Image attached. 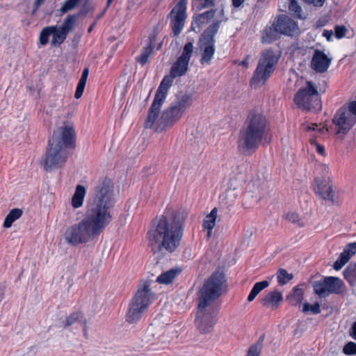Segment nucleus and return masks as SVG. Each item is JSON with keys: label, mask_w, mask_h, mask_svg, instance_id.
I'll use <instances>...</instances> for the list:
<instances>
[{"label": "nucleus", "mask_w": 356, "mask_h": 356, "mask_svg": "<svg viewBox=\"0 0 356 356\" xmlns=\"http://www.w3.org/2000/svg\"><path fill=\"white\" fill-rule=\"evenodd\" d=\"M154 40H155V36L150 37L148 46L143 48L140 56L136 58L137 62H138L142 65H144L148 61V58L153 51L154 47Z\"/></svg>", "instance_id": "28"}, {"label": "nucleus", "mask_w": 356, "mask_h": 356, "mask_svg": "<svg viewBox=\"0 0 356 356\" xmlns=\"http://www.w3.org/2000/svg\"><path fill=\"white\" fill-rule=\"evenodd\" d=\"M289 10L297 17L301 18L302 8L296 0H289Z\"/></svg>", "instance_id": "44"}, {"label": "nucleus", "mask_w": 356, "mask_h": 356, "mask_svg": "<svg viewBox=\"0 0 356 356\" xmlns=\"http://www.w3.org/2000/svg\"><path fill=\"white\" fill-rule=\"evenodd\" d=\"M113 1V0H107L106 7V8H108L110 6V5L111 4Z\"/></svg>", "instance_id": "63"}, {"label": "nucleus", "mask_w": 356, "mask_h": 356, "mask_svg": "<svg viewBox=\"0 0 356 356\" xmlns=\"http://www.w3.org/2000/svg\"><path fill=\"white\" fill-rule=\"evenodd\" d=\"M350 260L349 257L346 252H341L337 259V261L334 263L333 268L336 270H339L343 268V266Z\"/></svg>", "instance_id": "42"}, {"label": "nucleus", "mask_w": 356, "mask_h": 356, "mask_svg": "<svg viewBox=\"0 0 356 356\" xmlns=\"http://www.w3.org/2000/svg\"><path fill=\"white\" fill-rule=\"evenodd\" d=\"M107 9L108 8H105L103 12L97 16L96 22L102 17V16L104 15Z\"/></svg>", "instance_id": "61"}, {"label": "nucleus", "mask_w": 356, "mask_h": 356, "mask_svg": "<svg viewBox=\"0 0 356 356\" xmlns=\"http://www.w3.org/2000/svg\"><path fill=\"white\" fill-rule=\"evenodd\" d=\"M187 216L184 210L167 209L162 216L153 220L147 232L150 245L161 252H174L183 237Z\"/></svg>", "instance_id": "1"}, {"label": "nucleus", "mask_w": 356, "mask_h": 356, "mask_svg": "<svg viewBox=\"0 0 356 356\" xmlns=\"http://www.w3.org/2000/svg\"><path fill=\"white\" fill-rule=\"evenodd\" d=\"M55 31V26L44 27L40 34V42L42 45H46L49 42L50 35Z\"/></svg>", "instance_id": "39"}, {"label": "nucleus", "mask_w": 356, "mask_h": 356, "mask_svg": "<svg viewBox=\"0 0 356 356\" xmlns=\"http://www.w3.org/2000/svg\"><path fill=\"white\" fill-rule=\"evenodd\" d=\"M348 31L347 28L344 25H337L334 26V36L337 39H341L346 36Z\"/></svg>", "instance_id": "46"}, {"label": "nucleus", "mask_w": 356, "mask_h": 356, "mask_svg": "<svg viewBox=\"0 0 356 356\" xmlns=\"http://www.w3.org/2000/svg\"><path fill=\"white\" fill-rule=\"evenodd\" d=\"M4 296V286L3 285H0V302L3 298Z\"/></svg>", "instance_id": "59"}, {"label": "nucleus", "mask_w": 356, "mask_h": 356, "mask_svg": "<svg viewBox=\"0 0 356 356\" xmlns=\"http://www.w3.org/2000/svg\"><path fill=\"white\" fill-rule=\"evenodd\" d=\"M99 216L88 209L85 218L66 229L64 235L65 241L69 244L77 245L99 236L111 222Z\"/></svg>", "instance_id": "5"}, {"label": "nucleus", "mask_w": 356, "mask_h": 356, "mask_svg": "<svg viewBox=\"0 0 356 356\" xmlns=\"http://www.w3.org/2000/svg\"><path fill=\"white\" fill-rule=\"evenodd\" d=\"M314 292L319 298H326L330 294L343 295L346 286L343 281L338 277L328 276L314 281L312 283Z\"/></svg>", "instance_id": "13"}, {"label": "nucleus", "mask_w": 356, "mask_h": 356, "mask_svg": "<svg viewBox=\"0 0 356 356\" xmlns=\"http://www.w3.org/2000/svg\"><path fill=\"white\" fill-rule=\"evenodd\" d=\"M343 252H346L349 259L356 253V243H351L346 245Z\"/></svg>", "instance_id": "50"}, {"label": "nucleus", "mask_w": 356, "mask_h": 356, "mask_svg": "<svg viewBox=\"0 0 356 356\" xmlns=\"http://www.w3.org/2000/svg\"><path fill=\"white\" fill-rule=\"evenodd\" d=\"M318 126L317 124H312V127H309V129H313V130H316L318 129Z\"/></svg>", "instance_id": "62"}, {"label": "nucleus", "mask_w": 356, "mask_h": 356, "mask_svg": "<svg viewBox=\"0 0 356 356\" xmlns=\"http://www.w3.org/2000/svg\"><path fill=\"white\" fill-rule=\"evenodd\" d=\"M88 74H89V69L88 67H86L83 70L81 77L79 81L76 91H75V94H74L75 98L79 99L82 96L84 89H85V86L86 84Z\"/></svg>", "instance_id": "33"}, {"label": "nucleus", "mask_w": 356, "mask_h": 356, "mask_svg": "<svg viewBox=\"0 0 356 356\" xmlns=\"http://www.w3.org/2000/svg\"><path fill=\"white\" fill-rule=\"evenodd\" d=\"M193 51V42H187L183 49V52L181 55L178 58L179 59L189 63V60L191 58L192 54Z\"/></svg>", "instance_id": "41"}, {"label": "nucleus", "mask_w": 356, "mask_h": 356, "mask_svg": "<svg viewBox=\"0 0 356 356\" xmlns=\"http://www.w3.org/2000/svg\"><path fill=\"white\" fill-rule=\"evenodd\" d=\"M258 295L257 293H256V291H254V290H251L248 297V300L249 302H252L255 298L256 296Z\"/></svg>", "instance_id": "56"}, {"label": "nucleus", "mask_w": 356, "mask_h": 356, "mask_svg": "<svg viewBox=\"0 0 356 356\" xmlns=\"http://www.w3.org/2000/svg\"><path fill=\"white\" fill-rule=\"evenodd\" d=\"M181 273L179 268H171L166 272L161 274L156 279V282L160 284H170L175 278V277Z\"/></svg>", "instance_id": "27"}, {"label": "nucleus", "mask_w": 356, "mask_h": 356, "mask_svg": "<svg viewBox=\"0 0 356 356\" xmlns=\"http://www.w3.org/2000/svg\"><path fill=\"white\" fill-rule=\"evenodd\" d=\"M343 351L346 355H356V343L348 342L344 346Z\"/></svg>", "instance_id": "48"}, {"label": "nucleus", "mask_w": 356, "mask_h": 356, "mask_svg": "<svg viewBox=\"0 0 356 356\" xmlns=\"http://www.w3.org/2000/svg\"><path fill=\"white\" fill-rule=\"evenodd\" d=\"M22 214L23 211L21 209H11L4 219L3 227L6 229L10 228L15 220L22 217Z\"/></svg>", "instance_id": "29"}, {"label": "nucleus", "mask_w": 356, "mask_h": 356, "mask_svg": "<svg viewBox=\"0 0 356 356\" xmlns=\"http://www.w3.org/2000/svg\"><path fill=\"white\" fill-rule=\"evenodd\" d=\"M76 133L72 126L64 125L58 127L49 140V145H55L72 150L76 146Z\"/></svg>", "instance_id": "14"}, {"label": "nucleus", "mask_w": 356, "mask_h": 356, "mask_svg": "<svg viewBox=\"0 0 356 356\" xmlns=\"http://www.w3.org/2000/svg\"><path fill=\"white\" fill-rule=\"evenodd\" d=\"M86 195V188L83 186L78 185L72 198V205L74 208H79L83 205Z\"/></svg>", "instance_id": "30"}, {"label": "nucleus", "mask_w": 356, "mask_h": 356, "mask_svg": "<svg viewBox=\"0 0 356 356\" xmlns=\"http://www.w3.org/2000/svg\"><path fill=\"white\" fill-rule=\"evenodd\" d=\"M332 58L322 51L315 49L311 60L310 67L317 73H324L327 72L330 64Z\"/></svg>", "instance_id": "21"}, {"label": "nucleus", "mask_w": 356, "mask_h": 356, "mask_svg": "<svg viewBox=\"0 0 356 356\" xmlns=\"http://www.w3.org/2000/svg\"><path fill=\"white\" fill-rule=\"evenodd\" d=\"M67 35V33L55 26V31L52 33L51 45L60 46L65 41Z\"/></svg>", "instance_id": "36"}, {"label": "nucleus", "mask_w": 356, "mask_h": 356, "mask_svg": "<svg viewBox=\"0 0 356 356\" xmlns=\"http://www.w3.org/2000/svg\"><path fill=\"white\" fill-rule=\"evenodd\" d=\"M293 101L299 107L305 110H320L321 101L316 87L311 81H307L306 86L298 90Z\"/></svg>", "instance_id": "12"}, {"label": "nucleus", "mask_w": 356, "mask_h": 356, "mask_svg": "<svg viewBox=\"0 0 356 356\" xmlns=\"http://www.w3.org/2000/svg\"><path fill=\"white\" fill-rule=\"evenodd\" d=\"M264 339V334L261 335L257 342L250 346L245 356H259L263 348Z\"/></svg>", "instance_id": "35"}, {"label": "nucleus", "mask_w": 356, "mask_h": 356, "mask_svg": "<svg viewBox=\"0 0 356 356\" xmlns=\"http://www.w3.org/2000/svg\"><path fill=\"white\" fill-rule=\"evenodd\" d=\"M306 3L315 7H322L326 0H303Z\"/></svg>", "instance_id": "51"}, {"label": "nucleus", "mask_w": 356, "mask_h": 356, "mask_svg": "<svg viewBox=\"0 0 356 356\" xmlns=\"http://www.w3.org/2000/svg\"><path fill=\"white\" fill-rule=\"evenodd\" d=\"M76 323L83 325L84 334L86 335V320L81 312H74L70 315L64 323V327L71 326Z\"/></svg>", "instance_id": "26"}, {"label": "nucleus", "mask_w": 356, "mask_h": 356, "mask_svg": "<svg viewBox=\"0 0 356 356\" xmlns=\"http://www.w3.org/2000/svg\"><path fill=\"white\" fill-rule=\"evenodd\" d=\"M278 60L279 56L273 50L264 51L251 79V86L256 88L263 86L274 72Z\"/></svg>", "instance_id": "9"}, {"label": "nucleus", "mask_w": 356, "mask_h": 356, "mask_svg": "<svg viewBox=\"0 0 356 356\" xmlns=\"http://www.w3.org/2000/svg\"><path fill=\"white\" fill-rule=\"evenodd\" d=\"M269 286V282L266 280L257 282L252 287V290L256 291L258 294L265 288Z\"/></svg>", "instance_id": "49"}, {"label": "nucleus", "mask_w": 356, "mask_h": 356, "mask_svg": "<svg viewBox=\"0 0 356 356\" xmlns=\"http://www.w3.org/2000/svg\"><path fill=\"white\" fill-rule=\"evenodd\" d=\"M232 5L235 8L240 7L245 1V0H232Z\"/></svg>", "instance_id": "58"}, {"label": "nucleus", "mask_w": 356, "mask_h": 356, "mask_svg": "<svg viewBox=\"0 0 356 356\" xmlns=\"http://www.w3.org/2000/svg\"><path fill=\"white\" fill-rule=\"evenodd\" d=\"M345 280L350 286L356 284V263H350L343 271Z\"/></svg>", "instance_id": "32"}, {"label": "nucleus", "mask_w": 356, "mask_h": 356, "mask_svg": "<svg viewBox=\"0 0 356 356\" xmlns=\"http://www.w3.org/2000/svg\"><path fill=\"white\" fill-rule=\"evenodd\" d=\"M304 298V290L300 285L293 288L291 292L286 296V301L292 306H296L301 303Z\"/></svg>", "instance_id": "24"}, {"label": "nucleus", "mask_w": 356, "mask_h": 356, "mask_svg": "<svg viewBox=\"0 0 356 356\" xmlns=\"http://www.w3.org/2000/svg\"><path fill=\"white\" fill-rule=\"evenodd\" d=\"M316 186L314 188L315 193L323 200L335 203L334 191L333 184L328 178H317L315 179Z\"/></svg>", "instance_id": "19"}, {"label": "nucleus", "mask_w": 356, "mask_h": 356, "mask_svg": "<svg viewBox=\"0 0 356 356\" xmlns=\"http://www.w3.org/2000/svg\"><path fill=\"white\" fill-rule=\"evenodd\" d=\"M188 66V63L177 58L170 69V74L175 78L181 76L186 73Z\"/></svg>", "instance_id": "25"}, {"label": "nucleus", "mask_w": 356, "mask_h": 356, "mask_svg": "<svg viewBox=\"0 0 356 356\" xmlns=\"http://www.w3.org/2000/svg\"><path fill=\"white\" fill-rule=\"evenodd\" d=\"M81 0H66L63 2L61 8L59 10L60 15L74 10L81 3Z\"/></svg>", "instance_id": "38"}, {"label": "nucleus", "mask_w": 356, "mask_h": 356, "mask_svg": "<svg viewBox=\"0 0 356 356\" xmlns=\"http://www.w3.org/2000/svg\"><path fill=\"white\" fill-rule=\"evenodd\" d=\"M174 79L175 77L170 74L165 75L162 79L156 90L154 101L148 111V115L145 122V127L146 129L152 128L155 123Z\"/></svg>", "instance_id": "11"}, {"label": "nucleus", "mask_w": 356, "mask_h": 356, "mask_svg": "<svg viewBox=\"0 0 356 356\" xmlns=\"http://www.w3.org/2000/svg\"><path fill=\"white\" fill-rule=\"evenodd\" d=\"M79 17V14L69 15L64 19L61 26H59L63 31L67 34L72 31Z\"/></svg>", "instance_id": "31"}, {"label": "nucleus", "mask_w": 356, "mask_h": 356, "mask_svg": "<svg viewBox=\"0 0 356 356\" xmlns=\"http://www.w3.org/2000/svg\"><path fill=\"white\" fill-rule=\"evenodd\" d=\"M334 35L332 30H324L323 32V36L326 38L328 41H331L333 35Z\"/></svg>", "instance_id": "53"}, {"label": "nucleus", "mask_w": 356, "mask_h": 356, "mask_svg": "<svg viewBox=\"0 0 356 356\" xmlns=\"http://www.w3.org/2000/svg\"><path fill=\"white\" fill-rule=\"evenodd\" d=\"M279 33H280L275 29V24L273 23L272 26L267 27L264 29L262 35V41L266 43H271L277 40Z\"/></svg>", "instance_id": "34"}, {"label": "nucleus", "mask_w": 356, "mask_h": 356, "mask_svg": "<svg viewBox=\"0 0 356 356\" xmlns=\"http://www.w3.org/2000/svg\"><path fill=\"white\" fill-rule=\"evenodd\" d=\"M198 3L197 9L202 10L205 8L213 7L216 4V0H196Z\"/></svg>", "instance_id": "45"}, {"label": "nucleus", "mask_w": 356, "mask_h": 356, "mask_svg": "<svg viewBox=\"0 0 356 356\" xmlns=\"http://www.w3.org/2000/svg\"><path fill=\"white\" fill-rule=\"evenodd\" d=\"M286 218L293 223H297L300 226L303 225V224L301 222L300 216L296 212H289L286 215Z\"/></svg>", "instance_id": "47"}, {"label": "nucleus", "mask_w": 356, "mask_h": 356, "mask_svg": "<svg viewBox=\"0 0 356 356\" xmlns=\"http://www.w3.org/2000/svg\"><path fill=\"white\" fill-rule=\"evenodd\" d=\"M316 151L318 154H320L323 156L325 155V150L323 145L317 144L316 145Z\"/></svg>", "instance_id": "57"}, {"label": "nucleus", "mask_w": 356, "mask_h": 356, "mask_svg": "<svg viewBox=\"0 0 356 356\" xmlns=\"http://www.w3.org/2000/svg\"><path fill=\"white\" fill-rule=\"evenodd\" d=\"M96 24H97V22L95 21V22H93L90 26V27L88 28V33H91L93 30V29L95 28V26H96Z\"/></svg>", "instance_id": "60"}, {"label": "nucleus", "mask_w": 356, "mask_h": 356, "mask_svg": "<svg viewBox=\"0 0 356 356\" xmlns=\"http://www.w3.org/2000/svg\"><path fill=\"white\" fill-rule=\"evenodd\" d=\"M350 336L356 340V321L353 323L352 327L350 330Z\"/></svg>", "instance_id": "55"}, {"label": "nucleus", "mask_w": 356, "mask_h": 356, "mask_svg": "<svg viewBox=\"0 0 356 356\" xmlns=\"http://www.w3.org/2000/svg\"><path fill=\"white\" fill-rule=\"evenodd\" d=\"M269 129L267 118L260 112L250 111L238 133V150L244 154H252L261 144L269 143Z\"/></svg>", "instance_id": "3"}, {"label": "nucleus", "mask_w": 356, "mask_h": 356, "mask_svg": "<svg viewBox=\"0 0 356 356\" xmlns=\"http://www.w3.org/2000/svg\"><path fill=\"white\" fill-rule=\"evenodd\" d=\"M293 278V274L288 273L287 271L283 268H280L277 273V282L281 285L287 284Z\"/></svg>", "instance_id": "40"}, {"label": "nucleus", "mask_w": 356, "mask_h": 356, "mask_svg": "<svg viewBox=\"0 0 356 356\" xmlns=\"http://www.w3.org/2000/svg\"><path fill=\"white\" fill-rule=\"evenodd\" d=\"M283 297L281 292L273 291L268 293L261 300V304L264 307H276L277 305L282 301Z\"/></svg>", "instance_id": "23"}, {"label": "nucleus", "mask_w": 356, "mask_h": 356, "mask_svg": "<svg viewBox=\"0 0 356 356\" xmlns=\"http://www.w3.org/2000/svg\"><path fill=\"white\" fill-rule=\"evenodd\" d=\"M347 111L350 112V113L356 117V101H353L349 103L347 108Z\"/></svg>", "instance_id": "52"}, {"label": "nucleus", "mask_w": 356, "mask_h": 356, "mask_svg": "<svg viewBox=\"0 0 356 356\" xmlns=\"http://www.w3.org/2000/svg\"><path fill=\"white\" fill-rule=\"evenodd\" d=\"M113 184L111 179H100L95 187L94 199L88 210L111 222L109 209L113 206Z\"/></svg>", "instance_id": "6"}, {"label": "nucleus", "mask_w": 356, "mask_h": 356, "mask_svg": "<svg viewBox=\"0 0 356 356\" xmlns=\"http://www.w3.org/2000/svg\"><path fill=\"white\" fill-rule=\"evenodd\" d=\"M217 209L214 208L211 213L206 216L203 222V227L207 230H212L216 225V219L217 217Z\"/></svg>", "instance_id": "37"}, {"label": "nucleus", "mask_w": 356, "mask_h": 356, "mask_svg": "<svg viewBox=\"0 0 356 356\" xmlns=\"http://www.w3.org/2000/svg\"><path fill=\"white\" fill-rule=\"evenodd\" d=\"M269 129L267 118L260 112L250 111L238 133V150L244 154H252L261 144L269 143Z\"/></svg>", "instance_id": "4"}, {"label": "nucleus", "mask_w": 356, "mask_h": 356, "mask_svg": "<svg viewBox=\"0 0 356 356\" xmlns=\"http://www.w3.org/2000/svg\"><path fill=\"white\" fill-rule=\"evenodd\" d=\"M275 29L280 34L293 36L299 33L296 22L286 15H280L274 22Z\"/></svg>", "instance_id": "18"}, {"label": "nucleus", "mask_w": 356, "mask_h": 356, "mask_svg": "<svg viewBox=\"0 0 356 356\" xmlns=\"http://www.w3.org/2000/svg\"><path fill=\"white\" fill-rule=\"evenodd\" d=\"M333 123L337 127L338 134H347L356 122V117L347 111L345 106L341 107L335 113Z\"/></svg>", "instance_id": "17"}, {"label": "nucleus", "mask_w": 356, "mask_h": 356, "mask_svg": "<svg viewBox=\"0 0 356 356\" xmlns=\"http://www.w3.org/2000/svg\"><path fill=\"white\" fill-rule=\"evenodd\" d=\"M241 65H244V66L247 67V66H248V62L247 60H243V61L241 62Z\"/></svg>", "instance_id": "64"}, {"label": "nucleus", "mask_w": 356, "mask_h": 356, "mask_svg": "<svg viewBox=\"0 0 356 356\" xmlns=\"http://www.w3.org/2000/svg\"><path fill=\"white\" fill-rule=\"evenodd\" d=\"M311 312L313 314H318L321 313V307L318 302H316L314 305H309V303H305L302 307V312L305 314Z\"/></svg>", "instance_id": "43"}, {"label": "nucleus", "mask_w": 356, "mask_h": 356, "mask_svg": "<svg viewBox=\"0 0 356 356\" xmlns=\"http://www.w3.org/2000/svg\"><path fill=\"white\" fill-rule=\"evenodd\" d=\"M222 20H213L204 31L198 40V47L202 51L200 63L210 64L215 54V36L218 32Z\"/></svg>", "instance_id": "10"}, {"label": "nucleus", "mask_w": 356, "mask_h": 356, "mask_svg": "<svg viewBox=\"0 0 356 356\" xmlns=\"http://www.w3.org/2000/svg\"><path fill=\"white\" fill-rule=\"evenodd\" d=\"M45 0H35L34 3V8L32 13L34 14L38 8L44 2Z\"/></svg>", "instance_id": "54"}, {"label": "nucleus", "mask_w": 356, "mask_h": 356, "mask_svg": "<svg viewBox=\"0 0 356 356\" xmlns=\"http://www.w3.org/2000/svg\"><path fill=\"white\" fill-rule=\"evenodd\" d=\"M216 12V10L211 9L195 15L192 22V26L196 25L197 27L200 28L207 24L214 17Z\"/></svg>", "instance_id": "22"}, {"label": "nucleus", "mask_w": 356, "mask_h": 356, "mask_svg": "<svg viewBox=\"0 0 356 356\" xmlns=\"http://www.w3.org/2000/svg\"><path fill=\"white\" fill-rule=\"evenodd\" d=\"M152 298L153 293L150 290L149 282H141L129 302L126 321L129 323H137L147 312Z\"/></svg>", "instance_id": "7"}, {"label": "nucleus", "mask_w": 356, "mask_h": 356, "mask_svg": "<svg viewBox=\"0 0 356 356\" xmlns=\"http://www.w3.org/2000/svg\"><path fill=\"white\" fill-rule=\"evenodd\" d=\"M192 101V96L190 94H184L177 97L175 102L163 111L160 118H157L155 122L158 124L156 130L172 126L191 106Z\"/></svg>", "instance_id": "8"}, {"label": "nucleus", "mask_w": 356, "mask_h": 356, "mask_svg": "<svg viewBox=\"0 0 356 356\" xmlns=\"http://www.w3.org/2000/svg\"><path fill=\"white\" fill-rule=\"evenodd\" d=\"M143 340L152 344L165 343L168 339L165 336V330L159 325H150L143 335Z\"/></svg>", "instance_id": "20"}, {"label": "nucleus", "mask_w": 356, "mask_h": 356, "mask_svg": "<svg viewBox=\"0 0 356 356\" xmlns=\"http://www.w3.org/2000/svg\"><path fill=\"white\" fill-rule=\"evenodd\" d=\"M225 282L224 275L216 272L204 281L199 289V303L195 323L202 334L210 332L216 323L217 310L213 302L220 296Z\"/></svg>", "instance_id": "2"}, {"label": "nucleus", "mask_w": 356, "mask_h": 356, "mask_svg": "<svg viewBox=\"0 0 356 356\" xmlns=\"http://www.w3.org/2000/svg\"><path fill=\"white\" fill-rule=\"evenodd\" d=\"M187 0H179L169 14L172 32L177 36L181 32L186 19Z\"/></svg>", "instance_id": "16"}, {"label": "nucleus", "mask_w": 356, "mask_h": 356, "mask_svg": "<svg viewBox=\"0 0 356 356\" xmlns=\"http://www.w3.org/2000/svg\"><path fill=\"white\" fill-rule=\"evenodd\" d=\"M70 150L55 145H49L44 163V168L46 171L58 168L64 165L70 156Z\"/></svg>", "instance_id": "15"}]
</instances>
